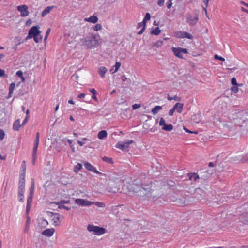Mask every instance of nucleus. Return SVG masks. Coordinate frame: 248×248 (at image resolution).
Instances as JSON below:
<instances>
[{
  "label": "nucleus",
  "mask_w": 248,
  "mask_h": 248,
  "mask_svg": "<svg viewBox=\"0 0 248 248\" xmlns=\"http://www.w3.org/2000/svg\"><path fill=\"white\" fill-rule=\"evenodd\" d=\"M30 222V217H28L27 221H26V227H25V230H24L25 233H27L29 231Z\"/></svg>",
  "instance_id": "obj_39"
},
{
  "label": "nucleus",
  "mask_w": 248,
  "mask_h": 248,
  "mask_svg": "<svg viewBox=\"0 0 248 248\" xmlns=\"http://www.w3.org/2000/svg\"><path fill=\"white\" fill-rule=\"evenodd\" d=\"M93 204H95V205L99 207H104L105 206L104 203L99 202H93Z\"/></svg>",
  "instance_id": "obj_43"
},
{
  "label": "nucleus",
  "mask_w": 248,
  "mask_h": 248,
  "mask_svg": "<svg viewBox=\"0 0 248 248\" xmlns=\"http://www.w3.org/2000/svg\"><path fill=\"white\" fill-rule=\"evenodd\" d=\"M36 158H37V155L34 156V155H32V164L33 165H35V161L36 160Z\"/></svg>",
  "instance_id": "obj_62"
},
{
  "label": "nucleus",
  "mask_w": 248,
  "mask_h": 248,
  "mask_svg": "<svg viewBox=\"0 0 248 248\" xmlns=\"http://www.w3.org/2000/svg\"><path fill=\"white\" fill-rule=\"evenodd\" d=\"M238 122L240 124H241V126H243L248 124V111L242 113L241 117L239 119Z\"/></svg>",
  "instance_id": "obj_17"
},
{
  "label": "nucleus",
  "mask_w": 248,
  "mask_h": 248,
  "mask_svg": "<svg viewBox=\"0 0 248 248\" xmlns=\"http://www.w3.org/2000/svg\"><path fill=\"white\" fill-rule=\"evenodd\" d=\"M87 230L89 232H93L96 235L104 234L106 232L105 228L89 224L87 226Z\"/></svg>",
  "instance_id": "obj_5"
},
{
  "label": "nucleus",
  "mask_w": 248,
  "mask_h": 248,
  "mask_svg": "<svg viewBox=\"0 0 248 248\" xmlns=\"http://www.w3.org/2000/svg\"><path fill=\"white\" fill-rule=\"evenodd\" d=\"M121 65V63L120 62H116L115 66H114V67L115 68V70L114 71V73L116 72L118 70V69L120 67Z\"/></svg>",
  "instance_id": "obj_44"
},
{
  "label": "nucleus",
  "mask_w": 248,
  "mask_h": 248,
  "mask_svg": "<svg viewBox=\"0 0 248 248\" xmlns=\"http://www.w3.org/2000/svg\"><path fill=\"white\" fill-rule=\"evenodd\" d=\"M100 36L98 33H90L88 36L81 38L80 41L85 48L93 49L100 45Z\"/></svg>",
  "instance_id": "obj_2"
},
{
  "label": "nucleus",
  "mask_w": 248,
  "mask_h": 248,
  "mask_svg": "<svg viewBox=\"0 0 248 248\" xmlns=\"http://www.w3.org/2000/svg\"><path fill=\"white\" fill-rule=\"evenodd\" d=\"M17 10L20 12V16L22 17H26L29 15L28 7L26 5L24 4L18 6Z\"/></svg>",
  "instance_id": "obj_12"
},
{
  "label": "nucleus",
  "mask_w": 248,
  "mask_h": 248,
  "mask_svg": "<svg viewBox=\"0 0 248 248\" xmlns=\"http://www.w3.org/2000/svg\"><path fill=\"white\" fill-rule=\"evenodd\" d=\"M39 28L38 26H34L31 27L29 31L26 40H27L29 39L32 38L38 34H41V31L39 30Z\"/></svg>",
  "instance_id": "obj_7"
},
{
  "label": "nucleus",
  "mask_w": 248,
  "mask_h": 248,
  "mask_svg": "<svg viewBox=\"0 0 248 248\" xmlns=\"http://www.w3.org/2000/svg\"><path fill=\"white\" fill-rule=\"evenodd\" d=\"M84 165L86 169L89 171H93L96 174H102L101 172L96 170V169L89 162H85L84 163Z\"/></svg>",
  "instance_id": "obj_18"
},
{
  "label": "nucleus",
  "mask_w": 248,
  "mask_h": 248,
  "mask_svg": "<svg viewBox=\"0 0 248 248\" xmlns=\"http://www.w3.org/2000/svg\"><path fill=\"white\" fill-rule=\"evenodd\" d=\"M53 6H48L46 7L45 10L42 12L41 16L44 17L46 14L50 13V11L52 9Z\"/></svg>",
  "instance_id": "obj_30"
},
{
  "label": "nucleus",
  "mask_w": 248,
  "mask_h": 248,
  "mask_svg": "<svg viewBox=\"0 0 248 248\" xmlns=\"http://www.w3.org/2000/svg\"><path fill=\"white\" fill-rule=\"evenodd\" d=\"M102 159L104 161L108 162L109 164H112L113 163V161L112 158H109V157H104L102 158Z\"/></svg>",
  "instance_id": "obj_40"
},
{
  "label": "nucleus",
  "mask_w": 248,
  "mask_h": 248,
  "mask_svg": "<svg viewBox=\"0 0 248 248\" xmlns=\"http://www.w3.org/2000/svg\"><path fill=\"white\" fill-rule=\"evenodd\" d=\"M84 20L92 23H96L98 21V17L93 15L89 18H85Z\"/></svg>",
  "instance_id": "obj_24"
},
{
  "label": "nucleus",
  "mask_w": 248,
  "mask_h": 248,
  "mask_svg": "<svg viewBox=\"0 0 248 248\" xmlns=\"http://www.w3.org/2000/svg\"><path fill=\"white\" fill-rule=\"evenodd\" d=\"M164 0H158L157 2V4L159 6H162L164 5Z\"/></svg>",
  "instance_id": "obj_58"
},
{
  "label": "nucleus",
  "mask_w": 248,
  "mask_h": 248,
  "mask_svg": "<svg viewBox=\"0 0 248 248\" xmlns=\"http://www.w3.org/2000/svg\"><path fill=\"white\" fill-rule=\"evenodd\" d=\"M214 58L216 59L222 61H225L224 58H223V57H222L221 56H219L218 55H217V54H216L214 56Z\"/></svg>",
  "instance_id": "obj_52"
},
{
  "label": "nucleus",
  "mask_w": 248,
  "mask_h": 248,
  "mask_svg": "<svg viewBox=\"0 0 248 248\" xmlns=\"http://www.w3.org/2000/svg\"><path fill=\"white\" fill-rule=\"evenodd\" d=\"M176 36L179 38H187L189 39H192L193 38V36L191 34L184 31L178 32Z\"/></svg>",
  "instance_id": "obj_19"
},
{
  "label": "nucleus",
  "mask_w": 248,
  "mask_h": 248,
  "mask_svg": "<svg viewBox=\"0 0 248 248\" xmlns=\"http://www.w3.org/2000/svg\"><path fill=\"white\" fill-rule=\"evenodd\" d=\"M175 108L173 107L169 112V115L170 116H172L173 115V113L175 111Z\"/></svg>",
  "instance_id": "obj_56"
},
{
  "label": "nucleus",
  "mask_w": 248,
  "mask_h": 248,
  "mask_svg": "<svg viewBox=\"0 0 248 248\" xmlns=\"http://www.w3.org/2000/svg\"><path fill=\"white\" fill-rule=\"evenodd\" d=\"M4 136H5L4 131L3 130L0 129V140H1L4 139Z\"/></svg>",
  "instance_id": "obj_46"
},
{
  "label": "nucleus",
  "mask_w": 248,
  "mask_h": 248,
  "mask_svg": "<svg viewBox=\"0 0 248 248\" xmlns=\"http://www.w3.org/2000/svg\"><path fill=\"white\" fill-rule=\"evenodd\" d=\"M32 197H33V196H31V195L29 196L28 199H27V204H29L31 205V203L32 202Z\"/></svg>",
  "instance_id": "obj_49"
},
{
  "label": "nucleus",
  "mask_w": 248,
  "mask_h": 248,
  "mask_svg": "<svg viewBox=\"0 0 248 248\" xmlns=\"http://www.w3.org/2000/svg\"><path fill=\"white\" fill-rule=\"evenodd\" d=\"M93 29L95 31H98L102 29V25L100 24H97L93 27Z\"/></svg>",
  "instance_id": "obj_42"
},
{
  "label": "nucleus",
  "mask_w": 248,
  "mask_h": 248,
  "mask_svg": "<svg viewBox=\"0 0 248 248\" xmlns=\"http://www.w3.org/2000/svg\"><path fill=\"white\" fill-rule=\"evenodd\" d=\"M122 80L123 81H126L127 80V78H126V77L124 75H123L122 76Z\"/></svg>",
  "instance_id": "obj_64"
},
{
  "label": "nucleus",
  "mask_w": 248,
  "mask_h": 248,
  "mask_svg": "<svg viewBox=\"0 0 248 248\" xmlns=\"http://www.w3.org/2000/svg\"><path fill=\"white\" fill-rule=\"evenodd\" d=\"M55 229L54 228L47 229L43 231L42 234L47 237H50L54 234Z\"/></svg>",
  "instance_id": "obj_22"
},
{
  "label": "nucleus",
  "mask_w": 248,
  "mask_h": 248,
  "mask_svg": "<svg viewBox=\"0 0 248 248\" xmlns=\"http://www.w3.org/2000/svg\"><path fill=\"white\" fill-rule=\"evenodd\" d=\"M33 38L36 43H39L42 42L43 37L41 34H38L36 36H34Z\"/></svg>",
  "instance_id": "obj_34"
},
{
  "label": "nucleus",
  "mask_w": 248,
  "mask_h": 248,
  "mask_svg": "<svg viewBox=\"0 0 248 248\" xmlns=\"http://www.w3.org/2000/svg\"><path fill=\"white\" fill-rule=\"evenodd\" d=\"M172 202H174L176 204L180 206H183L187 204V202L185 197L176 198L175 196H172L171 198Z\"/></svg>",
  "instance_id": "obj_10"
},
{
  "label": "nucleus",
  "mask_w": 248,
  "mask_h": 248,
  "mask_svg": "<svg viewBox=\"0 0 248 248\" xmlns=\"http://www.w3.org/2000/svg\"><path fill=\"white\" fill-rule=\"evenodd\" d=\"M134 141L132 140L127 141L125 142H119L117 143L116 145V147L121 149L122 150H125L127 149L130 144L133 143Z\"/></svg>",
  "instance_id": "obj_15"
},
{
  "label": "nucleus",
  "mask_w": 248,
  "mask_h": 248,
  "mask_svg": "<svg viewBox=\"0 0 248 248\" xmlns=\"http://www.w3.org/2000/svg\"><path fill=\"white\" fill-rule=\"evenodd\" d=\"M22 173L20 174L19 180H21L23 178L24 182H25V172H26V162L25 161H23L22 164Z\"/></svg>",
  "instance_id": "obj_23"
},
{
  "label": "nucleus",
  "mask_w": 248,
  "mask_h": 248,
  "mask_svg": "<svg viewBox=\"0 0 248 248\" xmlns=\"http://www.w3.org/2000/svg\"><path fill=\"white\" fill-rule=\"evenodd\" d=\"M205 196L204 191L201 188H197L195 189L194 192V197L197 200H201Z\"/></svg>",
  "instance_id": "obj_11"
},
{
  "label": "nucleus",
  "mask_w": 248,
  "mask_h": 248,
  "mask_svg": "<svg viewBox=\"0 0 248 248\" xmlns=\"http://www.w3.org/2000/svg\"><path fill=\"white\" fill-rule=\"evenodd\" d=\"M48 223L47 221L44 219H40L39 220L38 225L39 226L42 228H45L47 225Z\"/></svg>",
  "instance_id": "obj_27"
},
{
  "label": "nucleus",
  "mask_w": 248,
  "mask_h": 248,
  "mask_svg": "<svg viewBox=\"0 0 248 248\" xmlns=\"http://www.w3.org/2000/svg\"><path fill=\"white\" fill-rule=\"evenodd\" d=\"M140 107V104H134L132 105L133 109H136Z\"/></svg>",
  "instance_id": "obj_54"
},
{
  "label": "nucleus",
  "mask_w": 248,
  "mask_h": 248,
  "mask_svg": "<svg viewBox=\"0 0 248 248\" xmlns=\"http://www.w3.org/2000/svg\"><path fill=\"white\" fill-rule=\"evenodd\" d=\"M86 95V94L85 93H80V94H79L78 96V98H84Z\"/></svg>",
  "instance_id": "obj_63"
},
{
  "label": "nucleus",
  "mask_w": 248,
  "mask_h": 248,
  "mask_svg": "<svg viewBox=\"0 0 248 248\" xmlns=\"http://www.w3.org/2000/svg\"><path fill=\"white\" fill-rule=\"evenodd\" d=\"M220 196L219 195H217V194L216 195H215V199L216 200L214 201V202H217V204H219V203L222 202L224 201V200H222L220 198Z\"/></svg>",
  "instance_id": "obj_37"
},
{
  "label": "nucleus",
  "mask_w": 248,
  "mask_h": 248,
  "mask_svg": "<svg viewBox=\"0 0 248 248\" xmlns=\"http://www.w3.org/2000/svg\"><path fill=\"white\" fill-rule=\"evenodd\" d=\"M121 184V181L118 178L109 179L107 181L105 189L108 192L116 193L120 190Z\"/></svg>",
  "instance_id": "obj_3"
},
{
  "label": "nucleus",
  "mask_w": 248,
  "mask_h": 248,
  "mask_svg": "<svg viewBox=\"0 0 248 248\" xmlns=\"http://www.w3.org/2000/svg\"><path fill=\"white\" fill-rule=\"evenodd\" d=\"M32 23V21L30 19H28L25 23V24L27 26H30Z\"/></svg>",
  "instance_id": "obj_55"
},
{
  "label": "nucleus",
  "mask_w": 248,
  "mask_h": 248,
  "mask_svg": "<svg viewBox=\"0 0 248 248\" xmlns=\"http://www.w3.org/2000/svg\"><path fill=\"white\" fill-rule=\"evenodd\" d=\"M107 136V132L106 130H101L98 134V138L99 139H103Z\"/></svg>",
  "instance_id": "obj_31"
},
{
  "label": "nucleus",
  "mask_w": 248,
  "mask_h": 248,
  "mask_svg": "<svg viewBox=\"0 0 248 248\" xmlns=\"http://www.w3.org/2000/svg\"><path fill=\"white\" fill-rule=\"evenodd\" d=\"M31 209V205L29 204H27L26 206V214H28L29 212L30 211Z\"/></svg>",
  "instance_id": "obj_61"
},
{
  "label": "nucleus",
  "mask_w": 248,
  "mask_h": 248,
  "mask_svg": "<svg viewBox=\"0 0 248 248\" xmlns=\"http://www.w3.org/2000/svg\"><path fill=\"white\" fill-rule=\"evenodd\" d=\"M173 107L178 113H181L183 110V104L180 103H176Z\"/></svg>",
  "instance_id": "obj_25"
},
{
  "label": "nucleus",
  "mask_w": 248,
  "mask_h": 248,
  "mask_svg": "<svg viewBox=\"0 0 248 248\" xmlns=\"http://www.w3.org/2000/svg\"><path fill=\"white\" fill-rule=\"evenodd\" d=\"M82 168V164L81 163H78L75 167L74 169V172L77 173L78 170H80Z\"/></svg>",
  "instance_id": "obj_38"
},
{
  "label": "nucleus",
  "mask_w": 248,
  "mask_h": 248,
  "mask_svg": "<svg viewBox=\"0 0 248 248\" xmlns=\"http://www.w3.org/2000/svg\"><path fill=\"white\" fill-rule=\"evenodd\" d=\"M39 136H40L39 133L37 132L36 133V138H35V140L34 143L39 144Z\"/></svg>",
  "instance_id": "obj_50"
},
{
  "label": "nucleus",
  "mask_w": 248,
  "mask_h": 248,
  "mask_svg": "<svg viewBox=\"0 0 248 248\" xmlns=\"http://www.w3.org/2000/svg\"><path fill=\"white\" fill-rule=\"evenodd\" d=\"M34 190V181L33 179H32L31 181V185L30 189V194L29 195L33 196Z\"/></svg>",
  "instance_id": "obj_35"
},
{
  "label": "nucleus",
  "mask_w": 248,
  "mask_h": 248,
  "mask_svg": "<svg viewBox=\"0 0 248 248\" xmlns=\"http://www.w3.org/2000/svg\"><path fill=\"white\" fill-rule=\"evenodd\" d=\"M231 90L234 93H236L238 91V88L237 86H234L231 88Z\"/></svg>",
  "instance_id": "obj_51"
},
{
  "label": "nucleus",
  "mask_w": 248,
  "mask_h": 248,
  "mask_svg": "<svg viewBox=\"0 0 248 248\" xmlns=\"http://www.w3.org/2000/svg\"><path fill=\"white\" fill-rule=\"evenodd\" d=\"M55 203L58 205H59V208L61 209L63 208V207H64L65 205H63L62 203H60V202H52L51 204Z\"/></svg>",
  "instance_id": "obj_47"
},
{
  "label": "nucleus",
  "mask_w": 248,
  "mask_h": 248,
  "mask_svg": "<svg viewBox=\"0 0 248 248\" xmlns=\"http://www.w3.org/2000/svg\"><path fill=\"white\" fill-rule=\"evenodd\" d=\"M161 32V30L159 29V27H157L155 28L154 30H152L151 33L152 34H154L155 35H158Z\"/></svg>",
  "instance_id": "obj_36"
},
{
  "label": "nucleus",
  "mask_w": 248,
  "mask_h": 248,
  "mask_svg": "<svg viewBox=\"0 0 248 248\" xmlns=\"http://www.w3.org/2000/svg\"><path fill=\"white\" fill-rule=\"evenodd\" d=\"M163 44V41L161 40H158L157 42H155V43L154 45V46L159 47L161 46Z\"/></svg>",
  "instance_id": "obj_45"
},
{
  "label": "nucleus",
  "mask_w": 248,
  "mask_h": 248,
  "mask_svg": "<svg viewBox=\"0 0 248 248\" xmlns=\"http://www.w3.org/2000/svg\"><path fill=\"white\" fill-rule=\"evenodd\" d=\"M172 52L174 55L179 58H183L182 53L187 54L188 53L187 50L186 48H183L181 47H172L171 48Z\"/></svg>",
  "instance_id": "obj_9"
},
{
  "label": "nucleus",
  "mask_w": 248,
  "mask_h": 248,
  "mask_svg": "<svg viewBox=\"0 0 248 248\" xmlns=\"http://www.w3.org/2000/svg\"><path fill=\"white\" fill-rule=\"evenodd\" d=\"M231 83L233 85H234V86H236V85H237V81H236V79L235 78H233L232 79H231Z\"/></svg>",
  "instance_id": "obj_53"
},
{
  "label": "nucleus",
  "mask_w": 248,
  "mask_h": 248,
  "mask_svg": "<svg viewBox=\"0 0 248 248\" xmlns=\"http://www.w3.org/2000/svg\"><path fill=\"white\" fill-rule=\"evenodd\" d=\"M75 203L80 206H89L93 204V202L88 201L83 199H76Z\"/></svg>",
  "instance_id": "obj_16"
},
{
  "label": "nucleus",
  "mask_w": 248,
  "mask_h": 248,
  "mask_svg": "<svg viewBox=\"0 0 248 248\" xmlns=\"http://www.w3.org/2000/svg\"><path fill=\"white\" fill-rule=\"evenodd\" d=\"M20 119L16 120L13 124V129L18 131L21 125L20 124Z\"/></svg>",
  "instance_id": "obj_29"
},
{
  "label": "nucleus",
  "mask_w": 248,
  "mask_h": 248,
  "mask_svg": "<svg viewBox=\"0 0 248 248\" xmlns=\"http://www.w3.org/2000/svg\"><path fill=\"white\" fill-rule=\"evenodd\" d=\"M240 221L245 224H248V212H245L241 214L239 216Z\"/></svg>",
  "instance_id": "obj_21"
},
{
  "label": "nucleus",
  "mask_w": 248,
  "mask_h": 248,
  "mask_svg": "<svg viewBox=\"0 0 248 248\" xmlns=\"http://www.w3.org/2000/svg\"><path fill=\"white\" fill-rule=\"evenodd\" d=\"M15 87H16V84L15 83H12L10 84L9 88V93H8V95L7 97V99L11 97L13 93V91H14V89L15 88Z\"/></svg>",
  "instance_id": "obj_26"
},
{
  "label": "nucleus",
  "mask_w": 248,
  "mask_h": 248,
  "mask_svg": "<svg viewBox=\"0 0 248 248\" xmlns=\"http://www.w3.org/2000/svg\"><path fill=\"white\" fill-rule=\"evenodd\" d=\"M124 186L126 188V192L128 194L136 193L144 199H148L150 198L156 199L159 196L157 191L152 190L150 185H143L141 183L137 182L136 181L132 183H126Z\"/></svg>",
  "instance_id": "obj_1"
},
{
  "label": "nucleus",
  "mask_w": 248,
  "mask_h": 248,
  "mask_svg": "<svg viewBox=\"0 0 248 248\" xmlns=\"http://www.w3.org/2000/svg\"><path fill=\"white\" fill-rule=\"evenodd\" d=\"M0 77L7 78V76L5 74V71L0 68Z\"/></svg>",
  "instance_id": "obj_48"
},
{
  "label": "nucleus",
  "mask_w": 248,
  "mask_h": 248,
  "mask_svg": "<svg viewBox=\"0 0 248 248\" xmlns=\"http://www.w3.org/2000/svg\"><path fill=\"white\" fill-rule=\"evenodd\" d=\"M90 91L93 95H96L97 94V92L94 88L91 89Z\"/></svg>",
  "instance_id": "obj_60"
},
{
  "label": "nucleus",
  "mask_w": 248,
  "mask_h": 248,
  "mask_svg": "<svg viewBox=\"0 0 248 248\" xmlns=\"http://www.w3.org/2000/svg\"><path fill=\"white\" fill-rule=\"evenodd\" d=\"M107 71V69L104 66H101L99 68L98 72L102 78H104L105 75Z\"/></svg>",
  "instance_id": "obj_28"
},
{
  "label": "nucleus",
  "mask_w": 248,
  "mask_h": 248,
  "mask_svg": "<svg viewBox=\"0 0 248 248\" xmlns=\"http://www.w3.org/2000/svg\"><path fill=\"white\" fill-rule=\"evenodd\" d=\"M25 183L23 178L21 180H19L18 182V195L19 198V202L23 201L24 198V192L25 189Z\"/></svg>",
  "instance_id": "obj_8"
},
{
  "label": "nucleus",
  "mask_w": 248,
  "mask_h": 248,
  "mask_svg": "<svg viewBox=\"0 0 248 248\" xmlns=\"http://www.w3.org/2000/svg\"><path fill=\"white\" fill-rule=\"evenodd\" d=\"M38 145H39V144L34 143V147L33 148V153H32V155H34V156L37 155V152Z\"/></svg>",
  "instance_id": "obj_41"
},
{
  "label": "nucleus",
  "mask_w": 248,
  "mask_h": 248,
  "mask_svg": "<svg viewBox=\"0 0 248 248\" xmlns=\"http://www.w3.org/2000/svg\"><path fill=\"white\" fill-rule=\"evenodd\" d=\"M198 15L193 16L191 14H188L186 15V21L190 25H195L198 20Z\"/></svg>",
  "instance_id": "obj_13"
},
{
  "label": "nucleus",
  "mask_w": 248,
  "mask_h": 248,
  "mask_svg": "<svg viewBox=\"0 0 248 248\" xmlns=\"http://www.w3.org/2000/svg\"><path fill=\"white\" fill-rule=\"evenodd\" d=\"M46 213L47 216L53 221V224L54 226H58L60 225L61 219L63 218L62 216H61L58 213H54L50 211H47Z\"/></svg>",
  "instance_id": "obj_4"
},
{
  "label": "nucleus",
  "mask_w": 248,
  "mask_h": 248,
  "mask_svg": "<svg viewBox=\"0 0 248 248\" xmlns=\"http://www.w3.org/2000/svg\"><path fill=\"white\" fill-rule=\"evenodd\" d=\"M159 124L160 126H162V130L166 131H170L173 128V126L172 124H166L165 120L163 118H161L160 119Z\"/></svg>",
  "instance_id": "obj_14"
},
{
  "label": "nucleus",
  "mask_w": 248,
  "mask_h": 248,
  "mask_svg": "<svg viewBox=\"0 0 248 248\" xmlns=\"http://www.w3.org/2000/svg\"><path fill=\"white\" fill-rule=\"evenodd\" d=\"M184 129L186 132L190 133H195L197 134V132H192L191 131L189 130L186 127H184Z\"/></svg>",
  "instance_id": "obj_59"
},
{
  "label": "nucleus",
  "mask_w": 248,
  "mask_h": 248,
  "mask_svg": "<svg viewBox=\"0 0 248 248\" xmlns=\"http://www.w3.org/2000/svg\"><path fill=\"white\" fill-rule=\"evenodd\" d=\"M16 74L18 77L20 78L23 76V72L21 70H18L16 72Z\"/></svg>",
  "instance_id": "obj_57"
},
{
  "label": "nucleus",
  "mask_w": 248,
  "mask_h": 248,
  "mask_svg": "<svg viewBox=\"0 0 248 248\" xmlns=\"http://www.w3.org/2000/svg\"><path fill=\"white\" fill-rule=\"evenodd\" d=\"M189 179L190 180L196 181L197 179L199 178V175L196 173H189L188 174Z\"/></svg>",
  "instance_id": "obj_33"
},
{
  "label": "nucleus",
  "mask_w": 248,
  "mask_h": 248,
  "mask_svg": "<svg viewBox=\"0 0 248 248\" xmlns=\"http://www.w3.org/2000/svg\"><path fill=\"white\" fill-rule=\"evenodd\" d=\"M233 161L236 163H242L248 161V153L245 154H238L232 157Z\"/></svg>",
  "instance_id": "obj_6"
},
{
  "label": "nucleus",
  "mask_w": 248,
  "mask_h": 248,
  "mask_svg": "<svg viewBox=\"0 0 248 248\" xmlns=\"http://www.w3.org/2000/svg\"><path fill=\"white\" fill-rule=\"evenodd\" d=\"M151 18L150 14L149 13H147L145 15V16L143 20V27L141 30L138 32V34H141L144 32L145 29L146 22L147 20H149Z\"/></svg>",
  "instance_id": "obj_20"
},
{
  "label": "nucleus",
  "mask_w": 248,
  "mask_h": 248,
  "mask_svg": "<svg viewBox=\"0 0 248 248\" xmlns=\"http://www.w3.org/2000/svg\"><path fill=\"white\" fill-rule=\"evenodd\" d=\"M162 108V106H156L152 109L151 112L154 115H155L156 114L159 110H161Z\"/></svg>",
  "instance_id": "obj_32"
}]
</instances>
